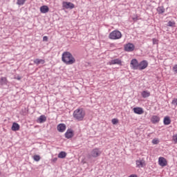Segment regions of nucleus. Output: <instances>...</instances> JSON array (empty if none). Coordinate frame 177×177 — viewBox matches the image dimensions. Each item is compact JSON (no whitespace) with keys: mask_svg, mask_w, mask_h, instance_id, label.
<instances>
[{"mask_svg":"<svg viewBox=\"0 0 177 177\" xmlns=\"http://www.w3.org/2000/svg\"><path fill=\"white\" fill-rule=\"evenodd\" d=\"M38 121L39 122H40V124H42V122H45V121H46V116H45L44 115H40L38 118Z\"/></svg>","mask_w":177,"mask_h":177,"instance_id":"nucleus-20","label":"nucleus"},{"mask_svg":"<svg viewBox=\"0 0 177 177\" xmlns=\"http://www.w3.org/2000/svg\"><path fill=\"white\" fill-rule=\"evenodd\" d=\"M66 156L67 153H66L65 151H61L58 154V158H66Z\"/></svg>","mask_w":177,"mask_h":177,"instance_id":"nucleus-21","label":"nucleus"},{"mask_svg":"<svg viewBox=\"0 0 177 177\" xmlns=\"http://www.w3.org/2000/svg\"><path fill=\"white\" fill-rule=\"evenodd\" d=\"M141 95H142V97H144V99H146V97H149V96H150V92L144 91L142 92Z\"/></svg>","mask_w":177,"mask_h":177,"instance_id":"nucleus-22","label":"nucleus"},{"mask_svg":"<svg viewBox=\"0 0 177 177\" xmlns=\"http://www.w3.org/2000/svg\"><path fill=\"white\" fill-rule=\"evenodd\" d=\"M124 50L125 52H133L135 50V45L132 43H128L124 45Z\"/></svg>","mask_w":177,"mask_h":177,"instance_id":"nucleus-5","label":"nucleus"},{"mask_svg":"<svg viewBox=\"0 0 177 177\" xmlns=\"http://www.w3.org/2000/svg\"><path fill=\"white\" fill-rule=\"evenodd\" d=\"M18 80H20V78H19V77H18Z\"/></svg>","mask_w":177,"mask_h":177,"instance_id":"nucleus-36","label":"nucleus"},{"mask_svg":"<svg viewBox=\"0 0 177 177\" xmlns=\"http://www.w3.org/2000/svg\"><path fill=\"white\" fill-rule=\"evenodd\" d=\"M73 117L77 121H82L84 120V117H85V111L83 109H78L74 111Z\"/></svg>","mask_w":177,"mask_h":177,"instance_id":"nucleus-2","label":"nucleus"},{"mask_svg":"<svg viewBox=\"0 0 177 177\" xmlns=\"http://www.w3.org/2000/svg\"><path fill=\"white\" fill-rule=\"evenodd\" d=\"M122 37V34H121L120 30H113L109 35V39H120Z\"/></svg>","mask_w":177,"mask_h":177,"instance_id":"nucleus-3","label":"nucleus"},{"mask_svg":"<svg viewBox=\"0 0 177 177\" xmlns=\"http://www.w3.org/2000/svg\"><path fill=\"white\" fill-rule=\"evenodd\" d=\"M0 175H1V170H0Z\"/></svg>","mask_w":177,"mask_h":177,"instance_id":"nucleus-37","label":"nucleus"},{"mask_svg":"<svg viewBox=\"0 0 177 177\" xmlns=\"http://www.w3.org/2000/svg\"><path fill=\"white\" fill-rule=\"evenodd\" d=\"M111 122L113 125H117V123L118 122V119L113 118L112 119Z\"/></svg>","mask_w":177,"mask_h":177,"instance_id":"nucleus-29","label":"nucleus"},{"mask_svg":"<svg viewBox=\"0 0 177 177\" xmlns=\"http://www.w3.org/2000/svg\"><path fill=\"white\" fill-rule=\"evenodd\" d=\"M151 121L152 124H157L158 122H160V117L157 115H153L151 119Z\"/></svg>","mask_w":177,"mask_h":177,"instance_id":"nucleus-15","label":"nucleus"},{"mask_svg":"<svg viewBox=\"0 0 177 177\" xmlns=\"http://www.w3.org/2000/svg\"><path fill=\"white\" fill-rule=\"evenodd\" d=\"M137 168H143L146 167V162L143 160H138L136 161Z\"/></svg>","mask_w":177,"mask_h":177,"instance_id":"nucleus-10","label":"nucleus"},{"mask_svg":"<svg viewBox=\"0 0 177 177\" xmlns=\"http://www.w3.org/2000/svg\"><path fill=\"white\" fill-rule=\"evenodd\" d=\"M12 131H16L20 129V125L18 123L14 122L11 127Z\"/></svg>","mask_w":177,"mask_h":177,"instance_id":"nucleus-16","label":"nucleus"},{"mask_svg":"<svg viewBox=\"0 0 177 177\" xmlns=\"http://www.w3.org/2000/svg\"><path fill=\"white\" fill-rule=\"evenodd\" d=\"M53 162H56V161H57V158H54L53 160H52Z\"/></svg>","mask_w":177,"mask_h":177,"instance_id":"nucleus-34","label":"nucleus"},{"mask_svg":"<svg viewBox=\"0 0 177 177\" xmlns=\"http://www.w3.org/2000/svg\"><path fill=\"white\" fill-rule=\"evenodd\" d=\"M0 85H8V79L5 77L0 78Z\"/></svg>","mask_w":177,"mask_h":177,"instance_id":"nucleus-18","label":"nucleus"},{"mask_svg":"<svg viewBox=\"0 0 177 177\" xmlns=\"http://www.w3.org/2000/svg\"><path fill=\"white\" fill-rule=\"evenodd\" d=\"M175 21H169L168 23H167V27H175Z\"/></svg>","mask_w":177,"mask_h":177,"instance_id":"nucleus-25","label":"nucleus"},{"mask_svg":"<svg viewBox=\"0 0 177 177\" xmlns=\"http://www.w3.org/2000/svg\"><path fill=\"white\" fill-rule=\"evenodd\" d=\"M133 21H138V17L133 18Z\"/></svg>","mask_w":177,"mask_h":177,"instance_id":"nucleus-35","label":"nucleus"},{"mask_svg":"<svg viewBox=\"0 0 177 177\" xmlns=\"http://www.w3.org/2000/svg\"><path fill=\"white\" fill-rule=\"evenodd\" d=\"M171 104H173L174 106H177V98H174V99L172 100Z\"/></svg>","mask_w":177,"mask_h":177,"instance_id":"nucleus-30","label":"nucleus"},{"mask_svg":"<svg viewBox=\"0 0 177 177\" xmlns=\"http://www.w3.org/2000/svg\"><path fill=\"white\" fill-rule=\"evenodd\" d=\"M173 140L175 143H177V134L173 136Z\"/></svg>","mask_w":177,"mask_h":177,"instance_id":"nucleus-32","label":"nucleus"},{"mask_svg":"<svg viewBox=\"0 0 177 177\" xmlns=\"http://www.w3.org/2000/svg\"><path fill=\"white\" fill-rule=\"evenodd\" d=\"M111 64H121V60L119 59H115L111 60Z\"/></svg>","mask_w":177,"mask_h":177,"instance_id":"nucleus-24","label":"nucleus"},{"mask_svg":"<svg viewBox=\"0 0 177 177\" xmlns=\"http://www.w3.org/2000/svg\"><path fill=\"white\" fill-rule=\"evenodd\" d=\"M26 3V0H17V5H24Z\"/></svg>","mask_w":177,"mask_h":177,"instance_id":"nucleus-27","label":"nucleus"},{"mask_svg":"<svg viewBox=\"0 0 177 177\" xmlns=\"http://www.w3.org/2000/svg\"><path fill=\"white\" fill-rule=\"evenodd\" d=\"M33 159L35 161H39V160H41V156H39V155H35L33 156Z\"/></svg>","mask_w":177,"mask_h":177,"instance_id":"nucleus-28","label":"nucleus"},{"mask_svg":"<svg viewBox=\"0 0 177 177\" xmlns=\"http://www.w3.org/2000/svg\"><path fill=\"white\" fill-rule=\"evenodd\" d=\"M41 13H48L49 12V7L48 6H42L40 7Z\"/></svg>","mask_w":177,"mask_h":177,"instance_id":"nucleus-14","label":"nucleus"},{"mask_svg":"<svg viewBox=\"0 0 177 177\" xmlns=\"http://www.w3.org/2000/svg\"><path fill=\"white\" fill-rule=\"evenodd\" d=\"M102 154V151L99 150V149L95 148L93 149L91 152V157H94V158H96V157H99Z\"/></svg>","mask_w":177,"mask_h":177,"instance_id":"nucleus-7","label":"nucleus"},{"mask_svg":"<svg viewBox=\"0 0 177 177\" xmlns=\"http://www.w3.org/2000/svg\"><path fill=\"white\" fill-rule=\"evenodd\" d=\"M57 129L59 131V132H64L66 131V124L63 123L58 124Z\"/></svg>","mask_w":177,"mask_h":177,"instance_id":"nucleus-12","label":"nucleus"},{"mask_svg":"<svg viewBox=\"0 0 177 177\" xmlns=\"http://www.w3.org/2000/svg\"><path fill=\"white\" fill-rule=\"evenodd\" d=\"M163 124L165 125H169L171 124V118L169 116H165L163 120Z\"/></svg>","mask_w":177,"mask_h":177,"instance_id":"nucleus-17","label":"nucleus"},{"mask_svg":"<svg viewBox=\"0 0 177 177\" xmlns=\"http://www.w3.org/2000/svg\"><path fill=\"white\" fill-rule=\"evenodd\" d=\"M48 36H44V37H43V41H44V42H48Z\"/></svg>","mask_w":177,"mask_h":177,"instance_id":"nucleus-33","label":"nucleus"},{"mask_svg":"<svg viewBox=\"0 0 177 177\" xmlns=\"http://www.w3.org/2000/svg\"><path fill=\"white\" fill-rule=\"evenodd\" d=\"M131 67L133 70H139V62H138V59H133L131 61Z\"/></svg>","mask_w":177,"mask_h":177,"instance_id":"nucleus-4","label":"nucleus"},{"mask_svg":"<svg viewBox=\"0 0 177 177\" xmlns=\"http://www.w3.org/2000/svg\"><path fill=\"white\" fill-rule=\"evenodd\" d=\"M157 12L159 13V15H161L165 12V8H164L163 6H160L157 8Z\"/></svg>","mask_w":177,"mask_h":177,"instance_id":"nucleus-23","label":"nucleus"},{"mask_svg":"<svg viewBox=\"0 0 177 177\" xmlns=\"http://www.w3.org/2000/svg\"><path fill=\"white\" fill-rule=\"evenodd\" d=\"M133 112L135 113V114H143V113H145V111H143V109L141 107H136L133 108Z\"/></svg>","mask_w":177,"mask_h":177,"instance_id":"nucleus-13","label":"nucleus"},{"mask_svg":"<svg viewBox=\"0 0 177 177\" xmlns=\"http://www.w3.org/2000/svg\"><path fill=\"white\" fill-rule=\"evenodd\" d=\"M73 136H74V131L71 129H68L65 133V138H66V139H71Z\"/></svg>","mask_w":177,"mask_h":177,"instance_id":"nucleus-9","label":"nucleus"},{"mask_svg":"<svg viewBox=\"0 0 177 177\" xmlns=\"http://www.w3.org/2000/svg\"><path fill=\"white\" fill-rule=\"evenodd\" d=\"M63 5L65 9H74V8H75L74 3L71 2L64 1L63 3Z\"/></svg>","mask_w":177,"mask_h":177,"instance_id":"nucleus-8","label":"nucleus"},{"mask_svg":"<svg viewBox=\"0 0 177 177\" xmlns=\"http://www.w3.org/2000/svg\"><path fill=\"white\" fill-rule=\"evenodd\" d=\"M158 162H159V165H160V167H167V159H165L163 157H160L158 159Z\"/></svg>","mask_w":177,"mask_h":177,"instance_id":"nucleus-11","label":"nucleus"},{"mask_svg":"<svg viewBox=\"0 0 177 177\" xmlns=\"http://www.w3.org/2000/svg\"><path fill=\"white\" fill-rule=\"evenodd\" d=\"M152 143L153 145H158V143H160V140L158 138H154L152 140Z\"/></svg>","mask_w":177,"mask_h":177,"instance_id":"nucleus-26","label":"nucleus"},{"mask_svg":"<svg viewBox=\"0 0 177 177\" xmlns=\"http://www.w3.org/2000/svg\"><path fill=\"white\" fill-rule=\"evenodd\" d=\"M147 66H149V62L147 60H142L139 63L138 70H145V68H147Z\"/></svg>","mask_w":177,"mask_h":177,"instance_id":"nucleus-6","label":"nucleus"},{"mask_svg":"<svg viewBox=\"0 0 177 177\" xmlns=\"http://www.w3.org/2000/svg\"><path fill=\"white\" fill-rule=\"evenodd\" d=\"M35 64H45V59H36L34 60Z\"/></svg>","mask_w":177,"mask_h":177,"instance_id":"nucleus-19","label":"nucleus"},{"mask_svg":"<svg viewBox=\"0 0 177 177\" xmlns=\"http://www.w3.org/2000/svg\"><path fill=\"white\" fill-rule=\"evenodd\" d=\"M152 41H153V45L158 44V40L157 39L153 38V39H152Z\"/></svg>","mask_w":177,"mask_h":177,"instance_id":"nucleus-31","label":"nucleus"},{"mask_svg":"<svg viewBox=\"0 0 177 177\" xmlns=\"http://www.w3.org/2000/svg\"><path fill=\"white\" fill-rule=\"evenodd\" d=\"M62 60L65 64H74L75 63V58L73 56V54L68 51H65L62 53Z\"/></svg>","mask_w":177,"mask_h":177,"instance_id":"nucleus-1","label":"nucleus"}]
</instances>
